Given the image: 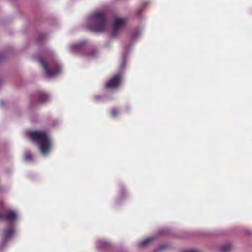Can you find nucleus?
<instances>
[{
  "label": "nucleus",
  "mask_w": 252,
  "mask_h": 252,
  "mask_svg": "<svg viewBox=\"0 0 252 252\" xmlns=\"http://www.w3.org/2000/svg\"><path fill=\"white\" fill-rule=\"evenodd\" d=\"M24 159L26 161H30L33 160V157L29 151H26L25 153Z\"/></svg>",
  "instance_id": "nucleus-12"
},
{
  "label": "nucleus",
  "mask_w": 252,
  "mask_h": 252,
  "mask_svg": "<svg viewBox=\"0 0 252 252\" xmlns=\"http://www.w3.org/2000/svg\"><path fill=\"white\" fill-rule=\"evenodd\" d=\"M118 114V110L116 109H113L112 110L111 114L113 116L115 117Z\"/></svg>",
  "instance_id": "nucleus-13"
},
{
  "label": "nucleus",
  "mask_w": 252,
  "mask_h": 252,
  "mask_svg": "<svg viewBox=\"0 0 252 252\" xmlns=\"http://www.w3.org/2000/svg\"><path fill=\"white\" fill-rule=\"evenodd\" d=\"M107 25V21L104 13L100 11H96L89 18L87 27L94 32H103Z\"/></svg>",
  "instance_id": "nucleus-2"
},
{
  "label": "nucleus",
  "mask_w": 252,
  "mask_h": 252,
  "mask_svg": "<svg viewBox=\"0 0 252 252\" xmlns=\"http://www.w3.org/2000/svg\"><path fill=\"white\" fill-rule=\"evenodd\" d=\"M125 64H126V59H125V57H124L122 65H121V68H124Z\"/></svg>",
  "instance_id": "nucleus-14"
},
{
  "label": "nucleus",
  "mask_w": 252,
  "mask_h": 252,
  "mask_svg": "<svg viewBox=\"0 0 252 252\" xmlns=\"http://www.w3.org/2000/svg\"><path fill=\"white\" fill-rule=\"evenodd\" d=\"M14 230L12 227H10L8 229L5 230L3 233V238L5 240H6L10 238L13 235Z\"/></svg>",
  "instance_id": "nucleus-9"
},
{
  "label": "nucleus",
  "mask_w": 252,
  "mask_h": 252,
  "mask_svg": "<svg viewBox=\"0 0 252 252\" xmlns=\"http://www.w3.org/2000/svg\"><path fill=\"white\" fill-rule=\"evenodd\" d=\"M38 60L43 67L46 75L49 77H53L57 75L61 71V68L58 64H56L54 67L49 68L45 60L42 57H38Z\"/></svg>",
  "instance_id": "nucleus-3"
},
{
  "label": "nucleus",
  "mask_w": 252,
  "mask_h": 252,
  "mask_svg": "<svg viewBox=\"0 0 252 252\" xmlns=\"http://www.w3.org/2000/svg\"><path fill=\"white\" fill-rule=\"evenodd\" d=\"M17 218V215L13 211L5 208L3 205L0 208V219H4L12 222L14 221Z\"/></svg>",
  "instance_id": "nucleus-4"
},
{
  "label": "nucleus",
  "mask_w": 252,
  "mask_h": 252,
  "mask_svg": "<svg viewBox=\"0 0 252 252\" xmlns=\"http://www.w3.org/2000/svg\"><path fill=\"white\" fill-rule=\"evenodd\" d=\"M2 56L1 54L0 53V60L2 58Z\"/></svg>",
  "instance_id": "nucleus-15"
},
{
  "label": "nucleus",
  "mask_w": 252,
  "mask_h": 252,
  "mask_svg": "<svg viewBox=\"0 0 252 252\" xmlns=\"http://www.w3.org/2000/svg\"><path fill=\"white\" fill-rule=\"evenodd\" d=\"M27 135L38 145L42 154L47 155L52 148V141L48 135L44 131H29Z\"/></svg>",
  "instance_id": "nucleus-1"
},
{
  "label": "nucleus",
  "mask_w": 252,
  "mask_h": 252,
  "mask_svg": "<svg viewBox=\"0 0 252 252\" xmlns=\"http://www.w3.org/2000/svg\"><path fill=\"white\" fill-rule=\"evenodd\" d=\"M84 42H81L71 45V50L73 52H79L83 49Z\"/></svg>",
  "instance_id": "nucleus-8"
},
{
  "label": "nucleus",
  "mask_w": 252,
  "mask_h": 252,
  "mask_svg": "<svg viewBox=\"0 0 252 252\" xmlns=\"http://www.w3.org/2000/svg\"><path fill=\"white\" fill-rule=\"evenodd\" d=\"M152 240H153V238L152 237H149L147 239H145V240L140 242L138 244V247L139 248L144 247L146 246Z\"/></svg>",
  "instance_id": "nucleus-11"
},
{
  "label": "nucleus",
  "mask_w": 252,
  "mask_h": 252,
  "mask_svg": "<svg viewBox=\"0 0 252 252\" xmlns=\"http://www.w3.org/2000/svg\"><path fill=\"white\" fill-rule=\"evenodd\" d=\"M233 249L232 245L230 243H227L220 246L218 248L219 252H229Z\"/></svg>",
  "instance_id": "nucleus-7"
},
{
  "label": "nucleus",
  "mask_w": 252,
  "mask_h": 252,
  "mask_svg": "<svg viewBox=\"0 0 252 252\" xmlns=\"http://www.w3.org/2000/svg\"><path fill=\"white\" fill-rule=\"evenodd\" d=\"M126 21L123 18H115L113 24V29L112 35L113 36L118 35L121 29L125 26Z\"/></svg>",
  "instance_id": "nucleus-5"
},
{
  "label": "nucleus",
  "mask_w": 252,
  "mask_h": 252,
  "mask_svg": "<svg viewBox=\"0 0 252 252\" xmlns=\"http://www.w3.org/2000/svg\"><path fill=\"white\" fill-rule=\"evenodd\" d=\"M38 97V100L40 102H46L49 98V95L43 92L39 93Z\"/></svg>",
  "instance_id": "nucleus-10"
},
{
  "label": "nucleus",
  "mask_w": 252,
  "mask_h": 252,
  "mask_svg": "<svg viewBox=\"0 0 252 252\" xmlns=\"http://www.w3.org/2000/svg\"><path fill=\"white\" fill-rule=\"evenodd\" d=\"M120 80V74H117L107 82L106 87L108 88H116L119 85Z\"/></svg>",
  "instance_id": "nucleus-6"
}]
</instances>
